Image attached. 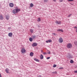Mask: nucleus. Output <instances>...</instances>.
Returning a JSON list of instances; mask_svg holds the SVG:
<instances>
[{
	"instance_id": "obj_1",
	"label": "nucleus",
	"mask_w": 77,
	"mask_h": 77,
	"mask_svg": "<svg viewBox=\"0 0 77 77\" xmlns=\"http://www.w3.org/2000/svg\"><path fill=\"white\" fill-rule=\"evenodd\" d=\"M67 47L68 48H71L72 47V45L71 43H69L67 45Z\"/></svg>"
},
{
	"instance_id": "obj_2",
	"label": "nucleus",
	"mask_w": 77,
	"mask_h": 77,
	"mask_svg": "<svg viewBox=\"0 0 77 77\" xmlns=\"http://www.w3.org/2000/svg\"><path fill=\"white\" fill-rule=\"evenodd\" d=\"M63 40V38L62 37H60L59 39V41L60 43H62Z\"/></svg>"
},
{
	"instance_id": "obj_3",
	"label": "nucleus",
	"mask_w": 77,
	"mask_h": 77,
	"mask_svg": "<svg viewBox=\"0 0 77 77\" xmlns=\"http://www.w3.org/2000/svg\"><path fill=\"white\" fill-rule=\"evenodd\" d=\"M21 52H22V53H26V50L24 48H22L21 50Z\"/></svg>"
},
{
	"instance_id": "obj_4",
	"label": "nucleus",
	"mask_w": 77,
	"mask_h": 77,
	"mask_svg": "<svg viewBox=\"0 0 77 77\" xmlns=\"http://www.w3.org/2000/svg\"><path fill=\"white\" fill-rule=\"evenodd\" d=\"M4 19V18H3V15L1 14L0 15V20H3Z\"/></svg>"
},
{
	"instance_id": "obj_5",
	"label": "nucleus",
	"mask_w": 77,
	"mask_h": 77,
	"mask_svg": "<svg viewBox=\"0 0 77 77\" xmlns=\"http://www.w3.org/2000/svg\"><path fill=\"white\" fill-rule=\"evenodd\" d=\"M16 13H18V12H19L20 11V8H17L16 9Z\"/></svg>"
},
{
	"instance_id": "obj_6",
	"label": "nucleus",
	"mask_w": 77,
	"mask_h": 77,
	"mask_svg": "<svg viewBox=\"0 0 77 77\" xmlns=\"http://www.w3.org/2000/svg\"><path fill=\"white\" fill-rule=\"evenodd\" d=\"M37 44L36 43H34L32 45V47H36L37 46Z\"/></svg>"
},
{
	"instance_id": "obj_7",
	"label": "nucleus",
	"mask_w": 77,
	"mask_h": 77,
	"mask_svg": "<svg viewBox=\"0 0 77 77\" xmlns=\"http://www.w3.org/2000/svg\"><path fill=\"white\" fill-rule=\"evenodd\" d=\"M55 23L57 24H61V21H56L55 22Z\"/></svg>"
},
{
	"instance_id": "obj_8",
	"label": "nucleus",
	"mask_w": 77,
	"mask_h": 77,
	"mask_svg": "<svg viewBox=\"0 0 77 77\" xmlns=\"http://www.w3.org/2000/svg\"><path fill=\"white\" fill-rule=\"evenodd\" d=\"M12 33L11 32H10L8 33V35L9 36V37H12Z\"/></svg>"
},
{
	"instance_id": "obj_9",
	"label": "nucleus",
	"mask_w": 77,
	"mask_h": 77,
	"mask_svg": "<svg viewBox=\"0 0 77 77\" xmlns=\"http://www.w3.org/2000/svg\"><path fill=\"white\" fill-rule=\"evenodd\" d=\"M9 5L10 7H11V8H12L13 7H14V4H13V3H10Z\"/></svg>"
},
{
	"instance_id": "obj_10",
	"label": "nucleus",
	"mask_w": 77,
	"mask_h": 77,
	"mask_svg": "<svg viewBox=\"0 0 77 77\" xmlns=\"http://www.w3.org/2000/svg\"><path fill=\"white\" fill-rule=\"evenodd\" d=\"M6 19L7 20H9V15H8L6 16Z\"/></svg>"
},
{
	"instance_id": "obj_11",
	"label": "nucleus",
	"mask_w": 77,
	"mask_h": 77,
	"mask_svg": "<svg viewBox=\"0 0 77 77\" xmlns=\"http://www.w3.org/2000/svg\"><path fill=\"white\" fill-rule=\"evenodd\" d=\"M47 43H48V42H52V41L51 39L48 40L47 41H46Z\"/></svg>"
},
{
	"instance_id": "obj_12",
	"label": "nucleus",
	"mask_w": 77,
	"mask_h": 77,
	"mask_svg": "<svg viewBox=\"0 0 77 77\" xmlns=\"http://www.w3.org/2000/svg\"><path fill=\"white\" fill-rule=\"evenodd\" d=\"M57 31H58V32H63V29H57Z\"/></svg>"
},
{
	"instance_id": "obj_13",
	"label": "nucleus",
	"mask_w": 77,
	"mask_h": 77,
	"mask_svg": "<svg viewBox=\"0 0 77 77\" xmlns=\"http://www.w3.org/2000/svg\"><path fill=\"white\" fill-rule=\"evenodd\" d=\"M29 55L30 56L32 57V56H33V53L32 52H31L29 54Z\"/></svg>"
},
{
	"instance_id": "obj_14",
	"label": "nucleus",
	"mask_w": 77,
	"mask_h": 77,
	"mask_svg": "<svg viewBox=\"0 0 77 77\" xmlns=\"http://www.w3.org/2000/svg\"><path fill=\"white\" fill-rule=\"evenodd\" d=\"M40 57L41 59H43V58H44V57L43 56L42 54H41L40 56Z\"/></svg>"
},
{
	"instance_id": "obj_15",
	"label": "nucleus",
	"mask_w": 77,
	"mask_h": 77,
	"mask_svg": "<svg viewBox=\"0 0 77 77\" xmlns=\"http://www.w3.org/2000/svg\"><path fill=\"white\" fill-rule=\"evenodd\" d=\"M12 12L13 14H16V13H16V9L14 10Z\"/></svg>"
},
{
	"instance_id": "obj_16",
	"label": "nucleus",
	"mask_w": 77,
	"mask_h": 77,
	"mask_svg": "<svg viewBox=\"0 0 77 77\" xmlns=\"http://www.w3.org/2000/svg\"><path fill=\"white\" fill-rule=\"evenodd\" d=\"M5 71L7 73H9V69L7 68L5 69Z\"/></svg>"
},
{
	"instance_id": "obj_17",
	"label": "nucleus",
	"mask_w": 77,
	"mask_h": 77,
	"mask_svg": "<svg viewBox=\"0 0 77 77\" xmlns=\"http://www.w3.org/2000/svg\"><path fill=\"white\" fill-rule=\"evenodd\" d=\"M32 38L33 39H35V38H36V35H33L32 36Z\"/></svg>"
},
{
	"instance_id": "obj_18",
	"label": "nucleus",
	"mask_w": 77,
	"mask_h": 77,
	"mask_svg": "<svg viewBox=\"0 0 77 77\" xmlns=\"http://www.w3.org/2000/svg\"><path fill=\"white\" fill-rule=\"evenodd\" d=\"M34 60L36 61V62H39V60L38 59H37L36 58H34Z\"/></svg>"
},
{
	"instance_id": "obj_19",
	"label": "nucleus",
	"mask_w": 77,
	"mask_h": 77,
	"mask_svg": "<svg viewBox=\"0 0 77 77\" xmlns=\"http://www.w3.org/2000/svg\"><path fill=\"white\" fill-rule=\"evenodd\" d=\"M29 40L30 42H32L33 41V39L32 38H29Z\"/></svg>"
},
{
	"instance_id": "obj_20",
	"label": "nucleus",
	"mask_w": 77,
	"mask_h": 77,
	"mask_svg": "<svg viewBox=\"0 0 77 77\" xmlns=\"http://www.w3.org/2000/svg\"><path fill=\"white\" fill-rule=\"evenodd\" d=\"M30 7H32L34 5L32 3H31L30 4Z\"/></svg>"
},
{
	"instance_id": "obj_21",
	"label": "nucleus",
	"mask_w": 77,
	"mask_h": 77,
	"mask_svg": "<svg viewBox=\"0 0 77 77\" xmlns=\"http://www.w3.org/2000/svg\"><path fill=\"white\" fill-rule=\"evenodd\" d=\"M37 21L38 22H40V21H41V18H38V19Z\"/></svg>"
},
{
	"instance_id": "obj_22",
	"label": "nucleus",
	"mask_w": 77,
	"mask_h": 77,
	"mask_svg": "<svg viewBox=\"0 0 77 77\" xmlns=\"http://www.w3.org/2000/svg\"><path fill=\"white\" fill-rule=\"evenodd\" d=\"M30 31L31 33H33V29H30Z\"/></svg>"
},
{
	"instance_id": "obj_23",
	"label": "nucleus",
	"mask_w": 77,
	"mask_h": 77,
	"mask_svg": "<svg viewBox=\"0 0 77 77\" xmlns=\"http://www.w3.org/2000/svg\"><path fill=\"white\" fill-rule=\"evenodd\" d=\"M73 62H74V61H73L72 60H70V63H73Z\"/></svg>"
},
{
	"instance_id": "obj_24",
	"label": "nucleus",
	"mask_w": 77,
	"mask_h": 77,
	"mask_svg": "<svg viewBox=\"0 0 77 77\" xmlns=\"http://www.w3.org/2000/svg\"><path fill=\"white\" fill-rule=\"evenodd\" d=\"M68 56H69V59H71V58H72V55H69Z\"/></svg>"
},
{
	"instance_id": "obj_25",
	"label": "nucleus",
	"mask_w": 77,
	"mask_h": 77,
	"mask_svg": "<svg viewBox=\"0 0 77 77\" xmlns=\"http://www.w3.org/2000/svg\"><path fill=\"white\" fill-rule=\"evenodd\" d=\"M56 64H54L53 66V67L54 68H55V67H56Z\"/></svg>"
},
{
	"instance_id": "obj_26",
	"label": "nucleus",
	"mask_w": 77,
	"mask_h": 77,
	"mask_svg": "<svg viewBox=\"0 0 77 77\" xmlns=\"http://www.w3.org/2000/svg\"><path fill=\"white\" fill-rule=\"evenodd\" d=\"M52 73L53 74H56V73H57V72L55 71L54 72H52Z\"/></svg>"
},
{
	"instance_id": "obj_27",
	"label": "nucleus",
	"mask_w": 77,
	"mask_h": 77,
	"mask_svg": "<svg viewBox=\"0 0 77 77\" xmlns=\"http://www.w3.org/2000/svg\"><path fill=\"white\" fill-rule=\"evenodd\" d=\"M68 2H73L74 0H68Z\"/></svg>"
},
{
	"instance_id": "obj_28",
	"label": "nucleus",
	"mask_w": 77,
	"mask_h": 77,
	"mask_svg": "<svg viewBox=\"0 0 77 77\" xmlns=\"http://www.w3.org/2000/svg\"><path fill=\"white\" fill-rule=\"evenodd\" d=\"M72 14H69L67 17H71V15Z\"/></svg>"
},
{
	"instance_id": "obj_29",
	"label": "nucleus",
	"mask_w": 77,
	"mask_h": 77,
	"mask_svg": "<svg viewBox=\"0 0 77 77\" xmlns=\"http://www.w3.org/2000/svg\"><path fill=\"white\" fill-rule=\"evenodd\" d=\"M59 69H63V67H60L59 68Z\"/></svg>"
},
{
	"instance_id": "obj_30",
	"label": "nucleus",
	"mask_w": 77,
	"mask_h": 77,
	"mask_svg": "<svg viewBox=\"0 0 77 77\" xmlns=\"http://www.w3.org/2000/svg\"><path fill=\"white\" fill-rule=\"evenodd\" d=\"M75 73H77V70L74 71Z\"/></svg>"
},
{
	"instance_id": "obj_31",
	"label": "nucleus",
	"mask_w": 77,
	"mask_h": 77,
	"mask_svg": "<svg viewBox=\"0 0 77 77\" xmlns=\"http://www.w3.org/2000/svg\"><path fill=\"white\" fill-rule=\"evenodd\" d=\"M50 57H48L47 58V59H50Z\"/></svg>"
},
{
	"instance_id": "obj_32",
	"label": "nucleus",
	"mask_w": 77,
	"mask_h": 77,
	"mask_svg": "<svg viewBox=\"0 0 77 77\" xmlns=\"http://www.w3.org/2000/svg\"><path fill=\"white\" fill-rule=\"evenodd\" d=\"M63 1V0H60V2H62Z\"/></svg>"
},
{
	"instance_id": "obj_33",
	"label": "nucleus",
	"mask_w": 77,
	"mask_h": 77,
	"mask_svg": "<svg viewBox=\"0 0 77 77\" xmlns=\"http://www.w3.org/2000/svg\"><path fill=\"white\" fill-rule=\"evenodd\" d=\"M43 54H47V53H45V52H44L43 53Z\"/></svg>"
},
{
	"instance_id": "obj_34",
	"label": "nucleus",
	"mask_w": 77,
	"mask_h": 77,
	"mask_svg": "<svg viewBox=\"0 0 77 77\" xmlns=\"http://www.w3.org/2000/svg\"><path fill=\"white\" fill-rule=\"evenodd\" d=\"M44 1H45V2H47V1L46 0H45Z\"/></svg>"
},
{
	"instance_id": "obj_35",
	"label": "nucleus",
	"mask_w": 77,
	"mask_h": 77,
	"mask_svg": "<svg viewBox=\"0 0 77 77\" xmlns=\"http://www.w3.org/2000/svg\"><path fill=\"white\" fill-rule=\"evenodd\" d=\"M48 54H50V51H49L48 52Z\"/></svg>"
},
{
	"instance_id": "obj_36",
	"label": "nucleus",
	"mask_w": 77,
	"mask_h": 77,
	"mask_svg": "<svg viewBox=\"0 0 77 77\" xmlns=\"http://www.w3.org/2000/svg\"><path fill=\"white\" fill-rule=\"evenodd\" d=\"M53 1H54V2H56V0H53Z\"/></svg>"
},
{
	"instance_id": "obj_37",
	"label": "nucleus",
	"mask_w": 77,
	"mask_h": 77,
	"mask_svg": "<svg viewBox=\"0 0 77 77\" xmlns=\"http://www.w3.org/2000/svg\"><path fill=\"white\" fill-rule=\"evenodd\" d=\"M53 34L54 35H55V33H53Z\"/></svg>"
},
{
	"instance_id": "obj_38",
	"label": "nucleus",
	"mask_w": 77,
	"mask_h": 77,
	"mask_svg": "<svg viewBox=\"0 0 77 77\" xmlns=\"http://www.w3.org/2000/svg\"><path fill=\"white\" fill-rule=\"evenodd\" d=\"M0 77H2V76H1V74L0 73Z\"/></svg>"
},
{
	"instance_id": "obj_39",
	"label": "nucleus",
	"mask_w": 77,
	"mask_h": 77,
	"mask_svg": "<svg viewBox=\"0 0 77 77\" xmlns=\"http://www.w3.org/2000/svg\"><path fill=\"white\" fill-rule=\"evenodd\" d=\"M38 77H41V76H39Z\"/></svg>"
}]
</instances>
